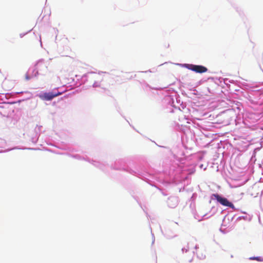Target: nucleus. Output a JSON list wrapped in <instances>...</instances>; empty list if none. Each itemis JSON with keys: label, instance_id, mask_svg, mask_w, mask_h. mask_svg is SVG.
<instances>
[{"label": "nucleus", "instance_id": "obj_3", "mask_svg": "<svg viewBox=\"0 0 263 263\" xmlns=\"http://www.w3.org/2000/svg\"><path fill=\"white\" fill-rule=\"evenodd\" d=\"M189 69L195 71L196 73H204L208 71V69L202 65H196L193 64H187L186 66Z\"/></svg>", "mask_w": 263, "mask_h": 263}, {"label": "nucleus", "instance_id": "obj_5", "mask_svg": "<svg viewBox=\"0 0 263 263\" xmlns=\"http://www.w3.org/2000/svg\"><path fill=\"white\" fill-rule=\"evenodd\" d=\"M25 78L27 80H30V77L28 75V74H26V76H25Z\"/></svg>", "mask_w": 263, "mask_h": 263}, {"label": "nucleus", "instance_id": "obj_4", "mask_svg": "<svg viewBox=\"0 0 263 263\" xmlns=\"http://www.w3.org/2000/svg\"><path fill=\"white\" fill-rule=\"evenodd\" d=\"M250 259L256 260L258 261H263V258H261L260 257H251Z\"/></svg>", "mask_w": 263, "mask_h": 263}, {"label": "nucleus", "instance_id": "obj_6", "mask_svg": "<svg viewBox=\"0 0 263 263\" xmlns=\"http://www.w3.org/2000/svg\"><path fill=\"white\" fill-rule=\"evenodd\" d=\"M37 74H38V71H36L35 74V76H36Z\"/></svg>", "mask_w": 263, "mask_h": 263}, {"label": "nucleus", "instance_id": "obj_1", "mask_svg": "<svg viewBox=\"0 0 263 263\" xmlns=\"http://www.w3.org/2000/svg\"><path fill=\"white\" fill-rule=\"evenodd\" d=\"M213 196L214 197L215 199L222 205L229 206L232 209L234 208L233 204L229 202L227 198L222 197L217 194H213Z\"/></svg>", "mask_w": 263, "mask_h": 263}, {"label": "nucleus", "instance_id": "obj_2", "mask_svg": "<svg viewBox=\"0 0 263 263\" xmlns=\"http://www.w3.org/2000/svg\"><path fill=\"white\" fill-rule=\"evenodd\" d=\"M62 92H58L57 93H54L53 92H45L43 94L40 95V98L44 101H50L54 98L61 95Z\"/></svg>", "mask_w": 263, "mask_h": 263}]
</instances>
